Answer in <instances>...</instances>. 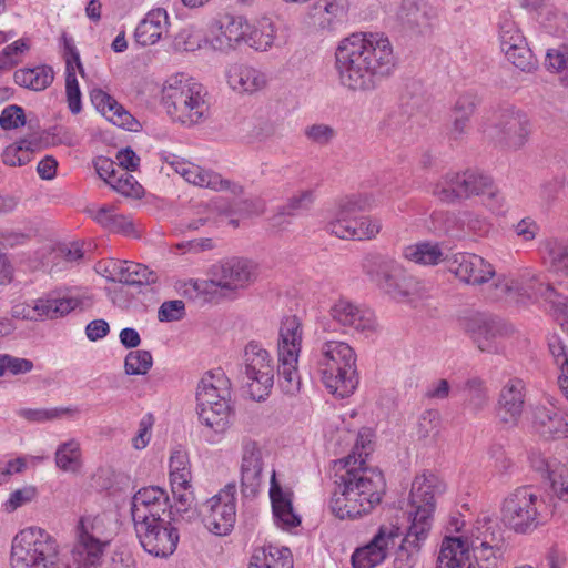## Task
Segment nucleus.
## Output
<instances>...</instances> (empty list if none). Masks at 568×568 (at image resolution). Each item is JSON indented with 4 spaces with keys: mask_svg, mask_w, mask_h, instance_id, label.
I'll return each mask as SVG.
<instances>
[{
    "mask_svg": "<svg viewBox=\"0 0 568 568\" xmlns=\"http://www.w3.org/2000/svg\"><path fill=\"white\" fill-rule=\"evenodd\" d=\"M352 226H346L349 232L344 239L373 240L382 230V221L376 216H359Z\"/></svg>",
    "mask_w": 568,
    "mask_h": 568,
    "instance_id": "52",
    "label": "nucleus"
},
{
    "mask_svg": "<svg viewBox=\"0 0 568 568\" xmlns=\"http://www.w3.org/2000/svg\"><path fill=\"white\" fill-rule=\"evenodd\" d=\"M400 529L395 525H382L372 540L357 548L352 555L354 568H374L386 559L400 538Z\"/></svg>",
    "mask_w": 568,
    "mask_h": 568,
    "instance_id": "22",
    "label": "nucleus"
},
{
    "mask_svg": "<svg viewBox=\"0 0 568 568\" xmlns=\"http://www.w3.org/2000/svg\"><path fill=\"white\" fill-rule=\"evenodd\" d=\"M445 491L443 480L432 473L415 477L409 494V526L395 550L394 568H413L433 526L436 497Z\"/></svg>",
    "mask_w": 568,
    "mask_h": 568,
    "instance_id": "3",
    "label": "nucleus"
},
{
    "mask_svg": "<svg viewBox=\"0 0 568 568\" xmlns=\"http://www.w3.org/2000/svg\"><path fill=\"white\" fill-rule=\"evenodd\" d=\"M65 93L70 111L78 114L81 111V92L75 77V68H65Z\"/></svg>",
    "mask_w": 568,
    "mask_h": 568,
    "instance_id": "60",
    "label": "nucleus"
},
{
    "mask_svg": "<svg viewBox=\"0 0 568 568\" xmlns=\"http://www.w3.org/2000/svg\"><path fill=\"white\" fill-rule=\"evenodd\" d=\"M507 60L521 71H531L536 67V61L530 49L527 47L526 41L521 43H510L508 47L501 49Z\"/></svg>",
    "mask_w": 568,
    "mask_h": 568,
    "instance_id": "51",
    "label": "nucleus"
},
{
    "mask_svg": "<svg viewBox=\"0 0 568 568\" xmlns=\"http://www.w3.org/2000/svg\"><path fill=\"white\" fill-rule=\"evenodd\" d=\"M499 39L501 49L508 47L510 43L520 44L521 40H525L516 23L508 17V14L500 17Z\"/></svg>",
    "mask_w": 568,
    "mask_h": 568,
    "instance_id": "61",
    "label": "nucleus"
},
{
    "mask_svg": "<svg viewBox=\"0 0 568 568\" xmlns=\"http://www.w3.org/2000/svg\"><path fill=\"white\" fill-rule=\"evenodd\" d=\"M374 203L369 194H349L339 197L331 212L326 224V231L339 239H344L348 232L346 226L353 227L359 214L372 209Z\"/></svg>",
    "mask_w": 568,
    "mask_h": 568,
    "instance_id": "23",
    "label": "nucleus"
},
{
    "mask_svg": "<svg viewBox=\"0 0 568 568\" xmlns=\"http://www.w3.org/2000/svg\"><path fill=\"white\" fill-rule=\"evenodd\" d=\"M231 382L222 369L206 372L196 388L199 419L216 434L231 425Z\"/></svg>",
    "mask_w": 568,
    "mask_h": 568,
    "instance_id": "5",
    "label": "nucleus"
},
{
    "mask_svg": "<svg viewBox=\"0 0 568 568\" xmlns=\"http://www.w3.org/2000/svg\"><path fill=\"white\" fill-rule=\"evenodd\" d=\"M174 519H161L134 526L142 548L159 558L170 557L176 549L180 539Z\"/></svg>",
    "mask_w": 568,
    "mask_h": 568,
    "instance_id": "17",
    "label": "nucleus"
},
{
    "mask_svg": "<svg viewBox=\"0 0 568 568\" xmlns=\"http://www.w3.org/2000/svg\"><path fill=\"white\" fill-rule=\"evenodd\" d=\"M244 373L251 381L254 398L264 399L274 384V367L270 353L256 342H250L244 351Z\"/></svg>",
    "mask_w": 568,
    "mask_h": 568,
    "instance_id": "16",
    "label": "nucleus"
},
{
    "mask_svg": "<svg viewBox=\"0 0 568 568\" xmlns=\"http://www.w3.org/2000/svg\"><path fill=\"white\" fill-rule=\"evenodd\" d=\"M433 195L439 201L454 204L473 196L494 199L497 189L493 179L478 170L468 169L464 172H448L433 187Z\"/></svg>",
    "mask_w": 568,
    "mask_h": 568,
    "instance_id": "12",
    "label": "nucleus"
},
{
    "mask_svg": "<svg viewBox=\"0 0 568 568\" xmlns=\"http://www.w3.org/2000/svg\"><path fill=\"white\" fill-rule=\"evenodd\" d=\"M172 504L165 489L149 486L139 489L131 500V515L134 526L164 519H174Z\"/></svg>",
    "mask_w": 568,
    "mask_h": 568,
    "instance_id": "18",
    "label": "nucleus"
},
{
    "mask_svg": "<svg viewBox=\"0 0 568 568\" xmlns=\"http://www.w3.org/2000/svg\"><path fill=\"white\" fill-rule=\"evenodd\" d=\"M266 450L263 446L244 437L241 443L240 485L244 497H255L264 483L263 470Z\"/></svg>",
    "mask_w": 568,
    "mask_h": 568,
    "instance_id": "19",
    "label": "nucleus"
},
{
    "mask_svg": "<svg viewBox=\"0 0 568 568\" xmlns=\"http://www.w3.org/2000/svg\"><path fill=\"white\" fill-rule=\"evenodd\" d=\"M278 337V354L292 353L300 355L303 339V328L300 318L295 315L282 320Z\"/></svg>",
    "mask_w": 568,
    "mask_h": 568,
    "instance_id": "39",
    "label": "nucleus"
},
{
    "mask_svg": "<svg viewBox=\"0 0 568 568\" xmlns=\"http://www.w3.org/2000/svg\"><path fill=\"white\" fill-rule=\"evenodd\" d=\"M158 282V274L148 266L130 262L126 268L124 284L128 285H151Z\"/></svg>",
    "mask_w": 568,
    "mask_h": 568,
    "instance_id": "59",
    "label": "nucleus"
},
{
    "mask_svg": "<svg viewBox=\"0 0 568 568\" xmlns=\"http://www.w3.org/2000/svg\"><path fill=\"white\" fill-rule=\"evenodd\" d=\"M362 266L371 282L394 300L403 301L417 292V281L387 255L369 253Z\"/></svg>",
    "mask_w": 568,
    "mask_h": 568,
    "instance_id": "9",
    "label": "nucleus"
},
{
    "mask_svg": "<svg viewBox=\"0 0 568 568\" xmlns=\"http://www.w3.org/2000/svg\"><path fill=\"white\" fill-rule=\"evenodd\" d=\"M32 151L33 143L28 140H21L4 149L2 161L9 166H21L30 162Z\"/></svg>",
    "mask_w": 568,
    "mask_h": 568,
    "instance_id": "54",
    "label": "nucleus"
},
{
    "mask_svg": "<svg viewBox=\"0 0 568 568\" xmlns=\"http://www.w3.org/2000/svg\"><path fill=\"white\" fill-rule=\"evenodd\" d=\"M189 172L184 176V180L191 184L209 187L215 191L231 190L232 193L236 194L242 191L241 186L233 184L229 180L222 179V176L215 172L206 171L199 165H187Z\"/></svg>",
    "mask_w": 568,
    "mask_h": 568,
    "instance_id": "40",
    "label": "nucleus"
},
{
    "mask_svg": "<svg viewBox=\"0 0 568 568\" xmlns=\"http://www.w3.org/2000/svg\"><path fill=\"white\" fill-rule=\"evenodd\" d=\"M33 363L27 358H19L9 354H0V377L9 372L13 375L31 372Z\"/></svg>",
    "mask_w": 568,
    "mask_h": 568,
    "instance_id": "62",
    "label": "nucleus"
},
{
    "mask_svg": "<svg viewBox=\"0 0 568 568\" xmlns=\"http://www.w3.org/2000/svg\"><path fill=\"white\" fill-rule=\"evenodd\" d=\"M315 200L314 191L304 190L298 192L288 199L287 203L283 205L278 213L273 217L274 225H280L282 223L281 219L285 215L295 216L297 213L302 211H307L311 209L313 202Z\"/></svg>",
    "mask_w": 568,
    "mask_h": 568,
    "instance_id": "49",
    "label": "nucleus"
},
{
    "mask_svg": "<svg viewBox=\"0 0 568 568\" xmlns=\"http://www.w3.org/2000/svg\"><path fill=\"white\" fill-rule=\"evenodd\" d=\"M504 525L516 534H530L548 518L546 501L535 486H520L509 493L500 508Z\"/></svg>",
    "mask_w": 568,
    "mask_h": 568,
    "instance_id": "6",
    "label": "nucleus"
},
{
    "mask_svg": "<svg viewBox=\"0 0 568 568\" xmlns=\"http://www.w3.org/2000/svg\"><path fill=\"white\" fill-rule=\"evenodd\" d=\"M468 539L470 545H479L495 548V551L507 549L503 529L491 518L485 516L477 519L471 536Z\"/></svg>",
    "mask_w": 568,
    "mask_h": 568,
    "instance_id": "37",
    "label": "nucleus"
},
{
    "mask_svg": "<svg viewBox=\"0 0 568 568\" xmlns=\"http://www.w3.org/2000/svg\"><path fill=\"white\" fill-rule=\"evenodd\" d=\"M270 498L275 523L284 529L297 527L301 524V517L293 508V493L290 489H283L276 480V473L272 470Z\"/></svg>",
    "mask_w": 568,
    "mask_h": 568,
    "instance_id": "26",
    "label": "nucleus"
},
{
    "mask_svg": "<svg viewBox=\"0 0 568 568\" xmlns=\"http://www.w3.org/2000/svg\"><path fill=\"white\" fill-rule=\"evenodd\" d=\"M463 328L481 352L495 354L501 349L499 338L507 334L506 325L497 317L476 313L463 320Z\"/></svg>",
    "mask_w": 568,
    "mask_h": 568,
    "instance_id": "21",
    "label": "nucleus"
},
{
    "mask_svg": "<svg viewBox=\"0 0 568 568\" xmlns=\"http://www.w3.org/2000/svg\"><path fill=\"white\" fill-rule=\"evenodd\" d=\"M227 83L233 91L239 93H254L267 83L266 75L250 65L233 64L226 71Z\"/></svg>",
    "mask_w": 568,
    "mask_h": 568,
    "instance_id": "33",
    "label": "nucleus"
},
{
    "mask_svg": "<svg viewBox=\"0 0 568 568\" xmlns=\"http://www.w3.org/2000/svg\"><path fill=\"white\" fill-rule=\"evenodd\" d=\"M92 297L85 294L62 295L60 292H50L45 296L34 301L31 310L26 304H17L12 307L11 315L14 318L33 320L32 312L48 318H59L74 310H85L92 305Z\"/></svg>",
    "mask_w": 568,
    "mask_h": 568,
    "instance_id": "14",
    "label": "nucleus"
},
{
    "mask_svg": "<svg viewBox=\"0 0 568 568\" xmlns=\"http://www.w3.org/2000/svg\"><path fill=\"white\" fill-rule=\"evenodd\" d=\"M447 267L462 282L481 285L496 274L494 266L485 258L471 253H457L447 258Z\"/></svg>",
    "mask_w": 568,
    "mask_h": 568,
    "instance_id": "25",
    "label": "nucleus"
},
{
    "mask_svg": "<svg viewBox=\"0 0 568 568\" xmlns=\"http://www.w3.org/2000/svg\"><path fill=\"white\" fill-rule=\"evenodd\" d=\"M545 64L548 70L557 72L561 81L568 87V47L549 49Z\"/></svg>",
    "mask_w": 568,
    "mask_h": 568,
    "instance_id": "58",
    "label": "nucleus"
},
{
    "mask_svg": "<svg viewBox=\"0 0 568 568\" xmlns=\"http://www.w3.org/2000/svg\"><path fill=\"white\" fill-rule=\"evenodd\" d=\"M538 254L549 273L568 278V240L546 237L539 242Z\"/></svg>",
    "mask_w": 568,
    "mask_h": 568,
    "instance_id": "28",
    "label": "nucleus"
},
{
    "mask_svg": "<svg viewBox=\"0 0 568 568\" xmlns=\"http://www.w3.org/2000/svg\"><path fill=\"white\" fill-rule=\"evenodd\" d=\"M162 93L163 104L173 121L192 126L209 118L205 90L193 79L178 74L166 81Z\"/></svg>",
    "mask_w": 568,
    "mask_h": 568,
    "instance_id": "4",
    "label": "nucleus"
},
{
    "mask_svg": "<svg viewBox=\"0 0 568 568\" xmlns=\"http://www.w3.org/2000/svg\"><path fill=\"white\" fill-rule=\"evenodd\" d=\"M236 486L227 484L216 495L201 505L200 513L204 517L206 528L217 535H227L235 523L236 517Z\"/></svg>",
    "mask_w": 568,
    "mask_h": 568,
    "instance_id": "15",
    "label": "nucleus"
},
{
    "mask_svg": "<svg viewBox=\"0 0 568 568\" xmlns=\"http://www.w3.org/2000/svg\"><path fill=\"white\" fill-rule=\"evenodd\" d=\"M317 372H327L337 366H348L356 363L354 349L345 342L325 339L322 342L315 354Z\"/></svg>",
    "mask_w": 568,
    "mask_h": 568,
    "instance_id": "29",
    "label": "nucleus"
},
{
    "mask_svg": "<svg viewBox=\"0 0 568 568\" xmlns=\"http://www.w3.org/2000/svg\"><path fill=\"white\" fill-rule=\"evenodd\" d=\"M169 24L168 12L162 8L153 9L135 28L134 39L142 47L152 45L168 32Z\"/></svg>",
    "mask_w": 568,
    "mask_h": 568,
    "instance_id": "34",
    "label": "nucleus"
},
{
    "mask_svg": "<svg viewBox=\"0 0 568 568\" xmlns=\"http://www.w3.org/2000/svg\"><path fill=\"white\" fill-rule=\"evenodd\" d=\"M297 355L292 353L278 354V384L286 394H294L300 389L301 379L297 372Z\"/></svg>",
    "mask_w": 568,
    "mask_h": 568,
    "instance_id": "44",
    "label": "nucleus"
},
{
    "mask_svg": "<svg viewBox=\"0 0 568 568\" xmlns=\"http://www.w3.org/2000/svg\"><path fill=\"white\" fill-rule=\"evenodd\" d=\"M275 32L276 29L272 19L263 17L251 32V45L257 51H266L274 43Z\"/></svg>",
    "mask_w": 568,
    "mask_h": 568,
    "instance_id": "50",
    "label": "nucleus"
},
{
    "mask_svg": "<svg viewBox=\"0 0 568 568\" xmlns=\"http://www.w3.org/2000/svg\"><path fill=\"white\" fill-rule=\"evenodd\" d=\"M55 465L63 471L77 473L82 467L79 442L71 439L58 446Z\"/></svg>",
    "mask_w": 568,
    "mask_h": 568,
    "instance_id": "46",
    "label": "nucleus"
},
{
    "mask_svg": "<svg viewBox=\"0 0 568 568\" xmlns=\"http://www.w3.org/2000/svg\"><path fill=\"white\" fill-rule=\"evenodd\" d=\"M332 323L323 325L326 332H335L336 326L344 328V332H358L371 334L376 331L377 323L374 313L368 308H363L351 301L341 298L336 301L329 310Z\"/></svg>",
    "mask_w": 568,
    "mask_h": 568,
    "instance_id": "20",
    "label": "nucleus"
},
{
    "mask_svg": "<svg viewBox=\"0 0 568 568\" xmlns=\"http://www.w3.org/2000/svg\"><path fill=\"white\" fill-rule=\"evenodd\" d=\"M14 82L29 90L42 91L54 79L53 69L49 65L19 69L13 74Z\"/></svg>",
    "mask_w": 568,
    "mask_h": 568,
    "instance_id": "41",
    "label": "nucleus"
},
{
    "mask_svg": "<svg viewBox=\"0 0 568 568\" xmlns=\"http://www.w3.org/2000/svg\"><path fill=\"white\" fill-rule=\"evenodd\" d=\"M532 426L545 438H560L568 434V423L562 413L552 405H536L532 409Z\"/></svg>",
    "mask_w": 568,
    "mask_h": 568,
    "instance_id": "31",
    "label": "nucleus"
},
{
    "mask_svg": "<svg viewBox=\"0 0 568 568\" xmlns=\"http://www.w3.org/2000/svg\"><path fill=\"white\" fill-rule=\"evenodd\" d=\"M109 185L125 196L138 199L143 194L142 185L128 171L120 170L115 179L109 181Z\"/></svg>",
    "mask_w": 568,
    "mask_h": 568,
    "instance_id": "57",
    "label": "nucleus"
},
{
    "mask_svg": "<svg viewBox=\"0 0 568 568\" xmlns=\"http://www.w3.org/2000/svg\"><path fill=\"white\" fill-rule=\"evenodd\" d=\"M262 556L255 554L248 568H293V556L287 547L268 545L262 548Z\"/></svg>",
    "mask_w": 568,
    "mask_h": 568,
    "instance_id": "42",
    "label": "nucleus"
},
{
    "mask_svg": "<svg viewBox=\"0 0 568 568\" xmlns=\"http://www.w3.org/2000/svg\"><path fill=\"white\" fill-rule=\"evenodd\" d=\"M318 374L326 389L339 398L351 396L357 388L359 382L356 363L349 364V367L342 365L332 371L318 372Z\"/></svg>",
    "mask_w": 568,
    "mask_h": 568,
    "instance_id": "32",
    "label": "nucleus"
},
{
    "mask_svg": "<svg viewBox=\"0 0 568 568\" xmlns=\"http://www.w3.org/2000/svg\"><path fill=\"white\" fill-rule=\"evenodd\" d=\"M11 568H64L59 544L45 530L31 527L12 540Z\"/></svg>",
    "mask_w": 568,
    "mask_h": 568,
    "instance_id": "7",
    "label": "nucleus"
},
{
    "mask_svg": "<svg viewBox=\"0 0 568 568\" xmlns=\"http://www.w3.org/2000/svg\"><path fill=\"white\" fill-rule=\"evenodd\" d=\"M404 256L422 265H436L443 260V252L437 244L422 242L405 247Z\"/></svg>",
    "mask_w": 568,
    "mask_h": 568,
    "instance_id": "47",
    "label": "nucleus"
},
{
    "mask_svg": "<svg viewBox=\"0 0 568 568\" xmlns=\"http://www.w3.org/2000/svg\"><path fill=\"white\" fill-rule=\"evenodd\" d=\"M170 483L172 489H189L192 478L190 459L186 450L175 448L170 456Z\"/></svg>",
    "mask_w": 568,
    "mask_h": 568,
    "instance_id": "43",
    "label": "nucleus"
},
{
    "mask_svg": "<svg viewBox=\"0 0 568 568\" xmlns=\"http://www.w3.org/2000/svg\"><path fill=\"white\" fill-rule=\"evenodd\" d=\"M539 295L549 302L554 308L564 316L562 325H568V296L557 292L550 283L540 282V274L531 270H524L518 274H499L491 286V297L501 300L509 295L530 296Z\"/></svg>",
    "mask_w": 568,
    "mask_h": 568,
    "instance_id": "8",
    "label": "nucleus"
},
{
    "mask_svg": "<svg viewBox=\"0 0 568 568\" xmlns=\"http://www.w3.org/2000/svg\"><path fill=\"white\" fill-rule=\"evenodd\" d=\"M78 408H21L18 410V415L32 423H43L54 420L62 417L65 414H75Z\"/></svg>",
    "mask_w": 568,
    "mask_h": 568,
    "instance_id": "55",
    "label": "nucleus"
},
{
    "mask_svg": "<svg viewBox=\"0 0 568 568\" xmlns=\"http://www.w3.org/2000/svg\"><path fill=\"white\" fill-rule=\"evenodd\" d=\"M26 124V115L23 108L11 104L3 109L0 114V126L3 130H12Z\"/></svg>",
    "mask_w": 568,
    "mask_h": 568,
    "instance_id": "63",
    "label": "nucleus"
},
{
    "mask_svg": "<svg viewBox=\"0 0 568 568\" xmlns=\"http://www.w3.org/2000/svg\"><path fill=\"white\" fill-rule=\"evenodd\" d=\"M212 280H190L185 283L184 293L209 294L221 287L237 291L248 287L257 276L256 265L246 258L231 257L219 262L211 268Z\"/></svg>",
    "mask_w": 568,
    "mask_h": 568,
    "instance_id": "10",
    "label": "nucleus"
},
{
    "mask_svg": "<svg viewBox=\"0 0 568 568\" xmlns=\"http://www.w3.org/2000/svg\"><path fill=\"white\" fill-rule=\"evenodd\" d=\"M109 546L75 535L71 549V558L77 568H97L102 564L105 550Z\"/></svg>",
    "mask_w": 568,
    "mask_h": 568,
    "instance_id": "35",
    "label": "nucleus"
},
{
    "mask_svg": "<svg viewBox=\"0 0 568 568\" xmlns=\"http://www.w3.org/2000/svg\"><path fill=\"white\" fill-rule=\"evenodd\" d=\"M437 234L455 235L460 231V212L436 211L430 216V226Z\"/></svg>",
    "mask_w": 568,
    "mask_h": 568,
    "instance_id": "53",
    "label": "nucleus"
},
{
    "mask_svg": "<svg viewBox=\"0 0 568 568\" xmlns=\"http://www.w3.org/2000/svg\"><path fill=\"white\" fill-rule=\"evenodd\" d=\"M153 358L149 351H131L124 361V371L128 375H144L152 367Z\"/></svg>",
    "mask_w": 568,
    "mask_h": 568,
    "instance_id": "56",
    "label": "nucleus"
},
{
    "mask_svg": "<svg viewBox=\"0 0 568 568\" xmlns=\"http://www.w3.org/2000/svg\"><path fill=\"white\" fill-rule=\"evenodd\" d=\"M335 465L338 468L329 499L333 515L342 520H354L371 514L385 494L383 473L367 466L363 454L355 450Z\"/></svg>",
    "mask_w": 568,
    "mask_h": 568,
    "instance_id": "2",
    "label": "nucleus"
},
{
    "mask_svg": "<svg viewBox=\"0 0 568 568\" xmlns=\"http://www.w3.org/2000/svg\"><path fill=\"white\" fill-rule=\"evenodd\" d=\"M112 526L113 521L106 514L84 515L75 526V535L109 546L113 535Z\"/></svg>",
    "mask_w": 568,
    "mask_h": 568,
    "instance_id": "36",
    "label": "nucleus"
},
{
    "mask_svg": "<svg viewBox=\"0 0 568 568\" xmlns=\"http://www.w3.org/2000/svg\"><path fill=\"white\" fill-rule=\"evenodd\" d=\"M246 34L242 17L225 16L210 29L207 41L214 50L226 51L241 42Z\"/></svg>",
    "mask_w": 568,
    "mask_h": 568,
    "instance_id": "27",
    "label": "nucleus"
},
{
    "mask_svg": "<svg viewBox=\"0 0 568 568\" xmlns=\"http://www.w3.org/2000/svg\"><path fill=\"white\" fill-rule=\"evenodd\" d=\"M395 64L390 41L379 33H352L339 41L335 51L338 81L353 92L375 90Z\"/></svg>",
    "mask_w": 568,
    "mask_h": 568,
    "instance_id": "1",
    "label": "nucleus"
},
{
    "mask_svg": "<svg viewBox=\"0 0 568 568\" xmlns=\"http://www.w3.org/2000/svg\"><path fill=\"white\" fill-rule=\"evenodd\" d=\"M506 550L497 552L493 547L470 545L463 537H445L436 568H498Z\"/></svg>",
    "mask_w": 568,
    "mask_h": 568,
    "instance_id": "11",
    "label": "nucleus"
},
{
    "mask_svg": "<svg viewBox=\"0 0 568 568\" xmlns=\"http://www.w3.org/2000/svg\"><path fill=\"white\" fill-rule=\"evenodd\" d=\"M489 224L486 219L471 211L460 212V231L471 232L474 234H484L488 232Z\"/></svg>",
    "mask_w": 568,
    "mask_h": 568,
    "instance_id": "64",
    "label": "nucleus"
},
{
    "mask_svg": "<svg viewBox=\"0 0 568 568\" xmlns=\"http://www.w3.org/2000/svg\"><path fill=\"white\" fill-rule=\"evenodd\" d=\"M526 394V384L519 377H510L503 384L496 403V416L503 425H518L525 409Z\"/></svg>",
    "mask_w": 568,
    "mask_h": 568,
    "instance_id": "24",
    "label": "nucleus"
},
{
    "mask_svg": "<svg viewBox=\"0 0 568 568\" xmlns=\"http://www.w3.org/2000/svg\"><path fill=\"white\" fill-rule=\"evenodd\" d=\"M318 26L331 30L335 22L342 20L347 11V0H318L315 4Z\"/></svg>",
    "mask_w": 568,
    "mask_h": 568,
    "instance_id": "45",
    "label": "nucleus"
},
{
    "mask_svg": "<svg viewBox=\"0 0 568 568\" xmlns=\"http://www.w3.org/2000/svg\"><path fill=\"white\" fill-rule=\"evenodd\" d=\"M463 389L466 393V407H468L473 412H480L488 405V389L486 387L485 382L481 378H468L465 382Z\"/></svg>",
    "mask_w": 568,
    "mask_h": 568,
    "instance_id": "48",
    "label": "nucleus"
},
{
    "mask_svg": "<svg viewBox=\"0 0 568 568\" xmlns=\"http://www.w3.org/2000/svg\"><path fill=\"white\" fill-rule=\"evenodd\" d=\"M90 98L95 109L113 124L129 131H136L139 122L105 91L93 89Z\"/></svg>",
    "mask_w": 568,
    "mask_h": 568,
    "instance_id": "30",
    "label": "nucleus"
},
{
    "mask_svg": "<svg viewBox=\"0 0 568 568\" xmlns=\"http://www.w3.org/2000/svg\"><path fill=\"white\" fill-rule=\"evenodd\" d=\"M90 216L105 230L125 236H138L134 224L129 216L119 214L110 205H103L98 210H89Z\"/></svg>",
    "mask_w": 568,
    "mask_h": 568,
    "instance_id": "38",
    "label": "nucleus"
},
{
    "mask_svg": "<svg viewBox=\"0 0 568 568\" xmlns=\"http://www.w3.org/2000/svg\"><path fill=\"white\" fill-rule=\"evenodd\" d=\"M531 131V122L526 112L506 108L495 114L487 135L500 146L517 151L527 143Z\"/></svg>",
    "mask_w": 568,
    "mask_h": 568,
    "instance_id": "13",
    "label": "nucleus"
}]
</instances>
